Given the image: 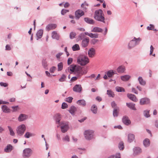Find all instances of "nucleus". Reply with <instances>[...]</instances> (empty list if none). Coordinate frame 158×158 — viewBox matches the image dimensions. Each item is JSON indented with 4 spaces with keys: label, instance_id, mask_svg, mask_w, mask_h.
I'll return each instance as SVG.
<instances>
[{
    "label": "nucleus",
    "instance_id": "nucleus-1",
    "mask_svg": "<svg viewBox=\"0 0 158 158\" xmlns=\"http://www.w3.org/2000/svg\"><path fill=\"white\" fill-rule=\"evenodd\" d=\"M68 71L71 73H74L78 77H81L87 72L86 69H82L80 66L75 64H72L68 68Z\"/></svg>",
    "mask_w": 158,
    "mask_h": 158
},
{
    "label": "nucleus",
    "instance_id": "nucleus-2",
    "mask_svg": "<svg viewBox=\"0 0 158 158\" xmlns=\"http://www.w3.org/2000/svg\"><path fill=\"white\" fill-rule=\"evenodd\" d=\"M94 18L97 21L105 23L104 15L102 10L101 9L95 11Z\"/></svg>",
    "mask_w": 158,
    "mask_h": 158
},
{
    "label": "nucleus",
    "instance_id": "nucleus-3",
    "mask_svg": "<svg viewBox=\"0 0 158 158\" xmlns=\"http://www.w3.org/2000/svg\"><path fill=\"white\" fill-rule=\"evenodd\" d=\"M89 61L88 57L83 55L79 56L77 60L78 64L82 66L86 65L89 62Z\"/></svg>",
    "mask_w": 158,
    "mask_h": 158
},
{
    "label": "nucleus",
    "instance_id": "nucleus-4",
    "mask_svg": "<svg viewBox=\"0 0 158 158\" xmlns=\"http://www.w3.org/2000/svg\"><path fill=\"white\" fill-rule=\"evenodd\" d=\"M84 135L86 140H90L94 138V131L90 130H85L84 133Z\"/></svg>",
    "mask_w": 158,
    "mask_h": 158
},
{
    "label": "nucleus",
    "instance_id": "nucleus-5",
    "mask_svg": "<svg viewBox=\"0 0 158 158\" xmlns=\"http://www.w3.org/2000/svg\"><path fill=\"white\" fill-rule=\"evenodd\" d=\"M26 129V127L25 125H21L19 126L17 129V134L21 136L23 134Z\"/></svg>",
    "mask_w": 158,
    "mask_h": 158
},
{
    "label": "nucleus",
    "instance_id": "nucleus-6",
    "mask_svg": "<svg viewBox=\"0 0 158 158\" xmlns=\"http://www.w3.org/2000/svg\"><path fill=\"white\" fill-rule=\"evenodd\" d=\"M60 125L61 131L63 133H65L68 130L69 127L67 123L63 122Z\"/></svg>",
    "mask_w": 158,
    "mask_h": 158
},
{
    "label": "nucleus",
    "instance_id": "nucleus-7",
    "mask_svg": "<svg viewBox=\"0 0 158 158\" xmlns=\"http://www.w3.org/2000/svg\"><path fill=\"white\" fill-rule=\"evenodd\" d=\"M31 150L29 148H26L23 152V157L25 158H27L30 156L31 154Z\"/></svg>",
    "mask_w": 158,
    "mask_h": 158
},
{
    "label": "nucleus",
    "instance_id": "nucleus-8",
    "mask_svg": "<svg viewBox=\"0 0 158 158\" xmlns=\"http://www.w3.org/2000/svg\"><path fill=\"white\" fill-rule=\"evenodd\" d=\"M84 13L83 11L80 10H77L75 12V16L76 18L78 19L81 16L83 15Z\"/></svg>",
    "mask_w": 158,
    "mask_h": 158
},
{
    "label": "nucleus",
    "instance_id": "nucleus-9",
    "mask_svg": "<svg viewBox=\"0 0 158 158\" xmlns=\"http://www.w3.org/2000/svg\"><path fill=\"white\" fill-rule=\"evenodd\" d=\"M88 55L89 57H94L95 55V50L94 48H90L88 51Z\"/></svg>",
    "mask_w": 158,
    "mask_h": 158
},
{
    "label": "nucleus",
    "instance_id": "nucleus-10",
    "mask_svg": "<svg viewBox=\"0 0 158 158\" xmlns=\"http://www.w3.org/2000/svg\"><path fill=\"white\" fill-rule=\"evenodd\" d=\"M82 88L80 85H76L73 88V90L75 92L80 93L82 90Z\"/></svg>",
    "mask_w": 158,
    "mask_h": 158
},
{
    "label": "nucleus",
    "instance_id": "nucleus-11",
    "mask_svg": "<svg viewBox=\"0 0 158 158\" xmlns=\"http://www.w3.org/2000/svg\"><path fill=\"white\" fill-rule=\"evenodd\" d=\"M139 102L141 105L147 104L150 103V100L147 98H143L140 99Z\"/></svg>",
    "mask_w": 158,
    "mask_h": 158
},
{
    "label": "nucleus",
    "instance_id": "nucleus-12",
    "mask_svg": "<svg viewBox=\"0 0 158 158\" xmlns=\"http://www.w3.org/2000/svg\"><path fill=\"white\" fill-rule=\"evenodd\" d=\"M13 147L11 145L8 144L4 148V151L6 153L10 152L13 150Z\"/></svg>",
    "mask_w": 158,
    "mask_h": 158
},
{
    "label": "nucleus",
    "instance_id": "nucleus-13",
    "mask_svg": "<svg viewBox=\"0 0 158 158\" xmlns=\"http://www.w3.org/2000/svg\"><path fill=\"white\" fill-rule=\"evenodd\" d=\"M127 97L128 98L134 102H136L137 101V99L136 97L134 94H128Z\"/></svg>",
    "mask_w": 158,
    "mask_h": 158
},
{
    "label": "nucleus",
    "instance_id": "nucleus-14",
    "mask_svg": "<svg viewBox=\"0 0 158 158\" xmlns=\"http://www.w3.org/2000/svg\"><path fill=\"white\" fill-rule=\"evenodd\" d=\"M28 118V116L25 114H20L18 118V120L20 122L23 121L26 119Z\"/></svg>",
    "mask_w": 158,
    "mask_h": 158
},
{
    "label": "nucleus",
    "instance_id": "nucleus-15",
    "mask_svg": "<svg viewBox=\"0 0 158 158\" xmlns=\"http://www.w3.org/2000/svg\"><path fill=\"white\" fill-rule=\"evenodd\" d=\"M89 39L88 38H85L83 40L82 42V45L84 47L87 46L88 44Z\"/></svg>",
    "mask_w": 158,
    "mask_h": 158
},
{
    "label": "nucleus",
    "instance_id": "nucleus-16",
    "mask_svg": "<svg viewBox=\"0 0 158 158\" xmlns=\"http://www.w3.org/2000/svg\"><path fill=\"white\" fill-rule=\"evenodd\" d=\"M123 122L126 125H129L131 123V121L126 116H124L122 119Z\"/></svg>",
    "mask_w": 158,
    "mask_h": 158
},
{
    "label": "nucleus",
    "instance_id": "nucleus-17",
    "mask_svg": "<svg viewBox=\"0 0 158 158\" xmlns=\"http://www.w3.org/2000/svg\"><path fill=\"white\" fill-rule=\"evenodd\" d=\"M57 27L56 25L55 24H51L48 25L46 29L49 31L55 29Z\"/></svg>",
    "mask_w": 158,
    "mask_h": 158
},
{
    "label": "nucleus",
    "instance_id": "nucleus-18",
    "mask_svg": "<svg viewBox=\"0 0 158 158\" xmlns=\"http://www.w3.org/2000/svg\"><path fill=\"white\" fill-rule=\"evenodd\" d=\"M103 30L99 27H94L91 30V32H102Z\"/></svg>",
    "mask_w": 158,
    "mask_h": 158
},
{
    "label": "nucleus",
    "instance_id": "nucleus-19",
    "mask_svg": "<svg viewBox=\"0 0 158 158\" xmlns=\"http://www.w3.org/2000/svg\"><path fill=\"white\" fill-rule=\"evenodd\" d=\"M126 105L130 109L135 110H136V109L135 107V104L131 103H127Z\"/></svg>",
    "mask_w": 158,
    "mask_h": 158
},
{
    "label": "nucleus",
    "instance_id": "nucleus-20",
    "mask_svg": "<svg viewBox=\"0 0 158 158\" xmlns=\"http://www.w3.org/2000/svg\"><path fill=\"white\" fill-rule=\"evenodd\" d=\"M84 20L85 22L89 24H93L94 23V20L91 18H84Z\"/></svg>",
    "mask_w": 158,
    "mask_h": 158
},
{
    "label": "nucleus",
    "instance_id": "nucleus-21",
    "mask_svg": "<svg viewBox=\"0 0 158 158\" xmlns=\"http://www.w3.org/2000/svg\"><path fill=\"white\" fill-rule=\"evenodd\" d=\"M2 109L4 112L9 113L10 112V109L6 105H3L2 107Z\"/></svg>",
    "mask_w": 158,
    "mask_h": 158
},
{
    "label": "nucleus",
    "instance_id": "nucleus-22",
    "mask_svg": "<svg viewBox=\"0 0 158 158\" xmlns=\"http://www.w3.org/2000/svg\"><path fill=\"white\" fill-rule=\"evenodd\" d=\"M136 44L134 41V40H132L129 43L128 45V48L129 49L131 48L134 47Z\"/></svg>",
    "mask_w": 158,
    "mask_h": 158
},
{
    "label": "nucleus",
    "instance_id": "nucleus-23",
    "mask_svg": "<svg viewBox=\"0 0 158 158\" xmlns=\"http://www.w3.org/2000/svg\"><path fill=\"white\" fill-rule=\"evenodd\" d=\"M61 118V117L60 115L58 114H55L54 116V118L57 123H59Z\"/></svg>",
    "mask_w": 158,
    "mask_h": 158
},
{
    "label": "nucleus",
    "instance_id": "nucleus-24",
    "mask_svg": "<svg viewBox=\"0 0 158 158\" xmlns=\"http://www.w3.org/2000/svg\"><path fill=\"white\" fill-rule=\"evenodd\" d=\"M125 70V67L124 66H121L117 69V72L119 73H123Z\"/></svg>",
    "mask_w": 158,
    "mask_h": 158
},
{
    "label": "nucleus",
    "instance_id": "nucleus-25",
    "mask_svg": "<svg viewBox=\"0 0 158 158\" xmlns=\"http://www.w3.org/2000/svg\"><path fill=\"white\" fill-rule=\"evenodd\" d=\"M77 103L78 105L82 106H84L86 105L85 102L84 100H79L77 102Z\"/></svg>",
    "mask_w": 158,
    "mask_h": 158
},
{
    "label": "nucleus",
    "instance_id": "nucleus-26",
    "mask_svg": "<svg viewBox=\"0 0 158 158\" xmlns=\"http://www.w3.org/2000/svg\"><path fill=\"white\" fill-rule=\"evenodd\" d=\"M106 74L109 77H111L115 74V73L113 70H110L107 72Z\"/></svg>",
    "mask_w": 158,
    "mask_h": 158
},
{
    "label": "nucleus",
    "instance_id": "nucleus-27",
    "mask_svg": "<svg viewBox=\"0 0 158 158\" xmlns=\"http://www.w3.org/2000/svg\"><path fill=\"white\" fill-rule=\"evenodd\" d=\"M135 139V136L132 134H129L128 135V140L129 142H131Z\"/></svg>",
    "mask_w": 158,
    "mask_h": 158
},
{
    "label": "nucleus",
    "instance_id": "nucleus-28",
    "mask_svg": "<svg viewBox=\"0 0 158 158\" xmlns=\"http://www.w3.org/2000/svg\"><path fill=\"white\" fill-rule=\"evenodd\" d=\"M52 36L53 39H58L59 38V35L55 31H53L52 34Z\"/></svg>",
    "mask_w": 158,
    "mask_h": 158
},
{
    "label": "nucleus",
    "instance_id": "nucleus-29",
    "mask_svg": "<svg viewBox=\"0 0 158 158\" xmlns=\"http://www.w3.org/2000/svg\"><path fill=\"white\" fill-rule=\"evenodd\" d=\"M43 34V31L41 30H40L38 31L36 33V36L39 39L40 38Z\"/></svg>",
    "mask_w": 158,
    "mask_h": 158
},
{
    "label": "nucleus",
    "instance_id": "nucleus-30",
    "mask_svg": "<svg viewBox=\"0 0 158 158\" xmlns=\"http://www.w3.org/2000/svg\"><path fill=\"white\" fill-rule=\"evenodd\" d=\"M130 78V77L129 75H125L121 77V79L124 81H128Z\"/></svg>",
    "mask_w": 158,
    "mask_h": 158
},
{
    "label": "nucleus",
    "instance_id": "nucleus-31",
    "mask_svg": "<svg viewBox=\"0 0 158 158\" xmlns=\"http://www.w3.org/2000/svg\"><path fill=\"white\" fill-rule=\"evenodd\" d=\"M144 145L145 147H148L149 146L150 144V141L149 139H145L143 142Z\"/></svg>",
    "mask_w": 158,
    "mask_h": 158
},
{
    "label": "nucleus",
    "instance_id": "nucleus-32",
    "mask_svg": "<svg viewBox=\"0 0 158 158\" xmlns=\"http://www.w3.org/2000/svg\"><path fill=\"white\" fill-rule=\"evenodd\" d=\"M107 94L109 97H114L115 95L114 92L111 90H107Z\"/></svg>",
    "mask_w": 158,
    "mask_h": 158
},
{
    "label": "nucleus",
    "instance_id": "nucleus-33",
    "mask_svg": "<svg viewBox=\"0 0 158 158\" xmlns=\"http://www.w3.org/2000/svg\"><path fill=\"white\" fill-rule=\"evenodd\" d=\"M138 80L140 84L143 85H144L146 84V81L144 80L141 77H139L138 78Z\"/></svg>",
    "mask_w": 158,
    "mask_h": 158
},
{
    "label": "nucleus",
    "instance_id": "nucleus-34",
    "mask_svg": "<svg viewBox=\"0 0 158 158\" xmlns=\"http://www.w3.org/2000/svg\"><path fill=\"white\" fill-rule=\"evenodd\" d=\"M119 110L118 108H115L114 109L113 115L114 117H117L118 116Z\"/></svg>",
    "mask_w": 158,
    "mask_h": 158
},
{
    "label": "nucleus",
    "instance_id": "nucleus-35",
    "mask_svg": "<svg viewBox=\"0 0 158 158\" xmlns=\"http://www.w3.org/2000/svg\"><path fill=\"white\" fill-rule=\"evenodd\" d=\"M76 110V108L74 106H72L70 108L69 112L72 114H73Z\"/></svg>",
    "mask_w": 158,
    "mask_h": 158
},
{
    "label": "nucleus",
    "instance_id": "nucleus-36",
    "mask_svg": "<svg viewBox=\"0 0 158 158\" xmlns=\"http://www.w3.org/2000/svg\"><path fill=\"white\" fill-rule=\"evenodd\" d=\"M91 110L94 113H96L97 111V108L96 106L95 105H93L91 108Z\"/></svg>",
    "mask_w": 158,
    "mask_h": 158
},
{
    "label": "nucleus",
    "instance_id": "nucleus-37",
    "mask_svg": "<svg viewBox=\"0 0 158 158\" xmlns=\"http://www.w3.org/2000/svg\"><path fill=\"white\" fill-rule=\"evenodd\" d=\"M118 147L120 150H123L124 148V143L123 142H120L118 144Z\"/></svg>",
    "mask_w": 158,
    "mask_h": 158
},
{
    "label": "nucleus",
    "instance_id": "nucleus-38",
    "mask_svg": "<svg viewBox=\"0 0 158 158\" xmlns=\"http://www.w3.org/2000/svg\"><path fill=\"white\" fill-rule=\"evenodd\" d=\"M72 49L73 51H75L78 50L80 49V48L78 44H75L72 47Z\"/></svg>",
    "mask_w": 158,
    "mask_h": 158
},
{
    "label": "nucleus",
    "instance_id": "nucleus-39",
    "mask_svg": "<svg viewBox=\"0 0 158 158\" xmlns=\"http://www.w3.org/2000/svg\"><path fill=\"white\" fill-rule=\"evenodd\" d=\"M134 152L135 153L138 154L141 152V150L139 148L136 147L134 148Z\"/></svg>",
    "mask_w": 158,
    "mask_h": 158
},
{
    "label": "nucleus",
    "instance_id": "nucleus-40",
    "mask_svg": "<svg viewBox=\"0 0 158 158\" xmlns=\"http://www.w3.org/2000/svg\"><path fill=\"white\" fill-rule=\"evenodd\" d=\"M133 40H134V41L136 44H138L139 43V42L141 41V39L140 38H136L135 37H134Z\"/></svg>",
    "mask_w": 158,
    "mask_h": 158
},
{
    "label": "nucleus",
    "instance_id": "nucleus-41",
    "mask_svg": "<svg viewBox=\"0 0 158 158\" xmlns=\"http://www.w3.org/2000/svg\"><path fill=\"white\" fill-rule=\"evenodd\" d=\"M8 128L10 131V135L13 136H14L15 135V133L12 128L10 126H8Z\"/></svg>",
    "mask_w": 158,
    "mask_h": 158
},
{
    "label": "nucleus",
    "instance_id": "nucleus-42",
    "mask_svg": "<svg viewBox=\"0 0 158 158\" xmlns=\"http://www.w3.org/2000/svg\"><path fill=\"white\" fill-rule=\"evenodd\" d=\"M116 91L119 92H124L125 91L124 89L121 87H116Z\"/></svg>",
    "mask_w": 158,
    "mask_h": 158
},
{
    "label": "nucleus",
    "instance_id": "nucleus-43",
    "mask_svg": "<svg viewBox=\"0 0 158 158\" xmlns=\"http://www.w3.org/2000/svg\"><path fill=\"white\" fill-rule=\"evenodd\" d=\"M88 6V5L85 2L82 4L81 5V7L83 8L84 10H85L87 9Z\"/></svg>",
    "mask_w": 158,
    "mask_h": 158
},
{
    "label": "nucleus",
    "instance_id": "nucleus-44",
    "mask_svg": "<svg viewBox=\"0 0 158 158\" xmlns=\"http://www.w3.org/2000/svg\"><path fill=\"white\" fill-rule=\"evenodd\" d=\"M63 67V63L62 62H60L58 64V71H60L62 69Z\"/></svg>",
    "mask_w": 158,
    "mask_h": 158
},
{
    "label": "nucleus",
    "instance_id": "nucleus-45",
    "mask_svg": "<svg viewBox=\"0 0 158 158\" xmlns=\"http://www.w3.org/2000/svg\"><path fill=\"white\" fill-rule=\"evenodd\" d=\"M147 29L148 30H151L153 31H156V29L154 28V26L153 25L150 24L149 26L147 27Z\"/></svg>",
    "mask_w": 158,
    "mask_h": 158
},
{
    "label": "nucleus",
    "instance_id": "nucleus-46",
    "mask_svg": "<svg viewBox=\"0 0 158 158\" xmlns=\"http://www.w3.org/2000/svg\"><path fill=\"white\" fill-rule=\"evenodd\" d=\"M32 136V134L30 133L29 132H27L25 133L24 136L25 138H29L30 137H31Z\"/></svg>",
    "mask_w": 158,
    "mask_h": 158
},
{
    "label": "nucleus",
    "instance_id": "nucleus-47",
    "mask_svg": "<svg viewBox=\"0 0 158 158\" xmlns=\"http://www.w3.org/2000/svg\"><path fill=\"white\" fill-rule=\"evenodd\" d=\"M90 37L92 38H97L98 37V35L97 34L90 33L89 36Z\"/></svg>",
    "mask_w": 158,
    "mask_h": 158
},
{
    "label": "nucleus",
    "instance_id": "nucleus-48",
    "mask_svg": "<svg viewBox=\"0 0 158 158\" xmlns=\"http://www.w3.org/2000/svg\"><path fill=\"white\" fill-rule=\"evenodd\" d=\"M149 110H145L144 111V115L146 117H149L150 116V115L149 114Z\"/></svg>",
    "mask_w": 158,
    "mask_h": 158
},
{
    "label": "nucleus",
    "instance_id": "nucleus-49",
    "mask_svg": "<svg viewBox=\"0 0 158 158\" xmlns=\"http://www.w3.org/2000/svg\"><path fill=\"white\" fill-rule=\"evenodd\" d=\"M76 34V33L74 32H71L70 34V38L71 39H73L75 37Z\"/></svg>",
    "mask_w": 158,
    "mask_h": 158
},
{
    "label": "nucleus",
    "instance_id": "nucleus-50",
    "mask_svg": "<svg viewBox=\"0 0 158 158\" xmlns=\"http://www.w3.org/2000/svg\"><path fill=\"white\" fill-rule=\"evenodd\" d=\"M66 77V76L64 75L63 74L61 78H60L59 79V81L60 82H63V81H65Z\"/></svg>",
    "mask_w": 158,
    "mask_h": 158
},
{
    "label": "nucleus",
    "instance_id": "nucleus-51",
    "mask_svg": "<svg viewBox=\"0 0 158 158\" xmlns=\"http://www.w3.org/2000/svg\"><path fill=\"white\" fill-rule=\"evenodd\" d=\"M108 158H121L120 155L119 153L117 154L115 156H113Z\"/></svg>",
    "mask_w": 158,
    "mask_h": 158
},
{
    "label": "nucleus",
    "instance_id": "nucleus-52",
    "mask_svg": "<svg viewBox=\"0 0 158 158\" xmlns=\"http://www.w3.org/2000/svg\"><path fill=\"white\" fill-rule=\"evenodd\" d=\"M73 98L72 97H70L66 98L65 101L69 103H71L72 102Z\"/></svg>",
    "mask_w": 158,
    "mask_h": 158
},
{
    "label": "nucleus",
    "instance_id": "nucleus-53",
    "mask_svg": "<svg viewBox=\"0 0 158 158\" xmlns=\"http://www.w3.org/2000/svg\"><path fill=\"white\" fill-rule=\"evenodd\" d=\"M68 107L67 104L65 102H63L62 104L61 108L63 109H64L67 108Z\"/></svg>",
    "mask_w": 158,
    "mask_h": 158
},
{
    "label": "nucleus",
    "instance_id": "nucleus-54",
    "mask_svg": "<svg viewBox=\"0 0 158 158\" xmlns=\"http://www.w3.org/2000/svg\"><path fill=\"white\" fill-rule=\"evenodd\" d=\"M56 69V67L54 66H53L51 67L50 69V72L51 73H53L55 71Z\"/></svg>",
    "mask_w": 158,
    "mask_h": 158
},
{
    "label": "nucleus",
    "instance_id": "nucleus-55",
    "mask_svg": "<svg viewBox=\"0 0 158 158\" xmlns=\"http://www.w3.org/2000/svg\"><path fill=\"white\" fill-rule=\"evenodd\" d=\"M63 140L64 141H67L69 142V137L68 135H66L64 138H63Z\"/></svg>",
    "mask_w": 158,
    "mask_h": 158
},
{
    "label": "nucleus",
    "instance_id": "nucleus-56",
    "mask_svg": "<svg viewBox=\"0 0 158 158\" xmlns=\"http://www.w3.org/2000/svg\"><path fill=\"white\" fill-rule=\"evenodd\" d=\"M12 108L13 109V110L14 111H16L18 110L19 108L18 106H12Z\"/></svg>",
    "mask_w": 158,
    "mask_h": 158
},
{
    "label": "nucleus",
    "instance_id": "nucleus-57",
    "mask_svg": "<svg viewBox=\"0 0 158 158\" xmlns=\"http://www.w3.org/2000/svg\"><path fill=\"white\" fill-rule=\"evenodd\" d=\"M73 59L71 58H69L68 59L67 63L68 65H70L73 62Z\"/></svg>",
    "mask_w": 158,
    "mask_h": 158
},
{
    "label": "nucleus",
    "instance_id": "nucleus-58",
    "mask_svg": "<svg viewBox=\"0 0 158 158\" xmlns=\"http://www.w3.org/2000/svg\"><path fill=\"white\" fill-rule=\"evenodd\" d=\"M0 85L1 86H4V87H6L8 86V84L7 83H6L1 82L0 83Z\"/></svg>",
    "mask_w": 158,
    "mask_h": 158
},
{
    "label": "nucleus",
    "instance_id": "nucleus-59",
    "mask_svg": "<svg viewBox=\"0 0 158 158\" xmlns=\"http://www.w3.org/2000/svg\"><path fill=\"white\" fill-rule=\"evenodd\" d=\"M154 48L153 47L152 45H151L150 46V55H151L153 53L154 51Z\"/></svg>",
    "mask_w": 158,
    "mask_h": 158
},
{
    "label": "nucleus",
    "instance_id": "nucleus-60",
    "mask_svg": "<svg viewBox=\"0 0 158 158\" xmlns=\"http://www.w3.org/2000/svg\"><path fill=\"white\" fill-rule=\"evenodd\" d=\"M69 10H62L61 11V14L62 15H64L67 12H68Z\"/></svg>",
    "mask_w": 158,
    "mask_h": 158
},
{
    "label": "nucleus",
    "instance_id": "nucleus-61",
    "mask_svg": "<svg viewBox=\"0 0 158 158\" xmlns=\"http://www.w3.org/2000/svg\"><path fill=\"white\" fill-rule=\"evenodd\" d=\"M80 77H78L77 76V77H72L71 79V81H74L76 80L78 78H80Z\"/></svg>",
    "mask_w": 158,
    "mask_h": 158
},
{
    "label": "nucleus",
    "instance_id": "nucleus-62",
    "mask_svg": "<svg viewBox=\"0 0 158 158\" xmlns=\"http://www.w3.org/2000/svg\"><path fill=\"white\" fill-rule=\"evenodd\" d=\"M111 106L113 108H114V109L115 108H117L116 107V104L114 102H112Z\"/></svg>",
    "mask_w": 158,
    "mask_h": 158
},
{
    "label": "nucleus",
    "instance_id": "nucleus-63",
    "mask_svg": "<svg viewBox=\"0 0 158 158\" xmlns=\"http://www.w3.org/2000/svg\"><path fill=\"white\" fill-rule=\"evenodd\" d=\"M11 49L10 46L9 45H7L6 46V50H10Z\"/></svg>",
    "mask_w": 158,
    "mask_h": 158
},
{
    "label": "nucleus",
    "instance_id": "nucleus-64",
    "mask_svg": "<svg viewBox=\"0 0 158 158\" xmlns=\"http://www.w3.org/2000/svg\"><path fill=\"white\" fill-rule=\"evenodd\" d=\"M132 91L135 94H138V92L136 90V89L134 88H132Z\"/></svg>",
    "mask_w": 158,
    "mask_h": 158
}]
</instances>
